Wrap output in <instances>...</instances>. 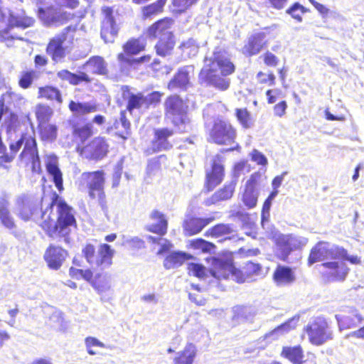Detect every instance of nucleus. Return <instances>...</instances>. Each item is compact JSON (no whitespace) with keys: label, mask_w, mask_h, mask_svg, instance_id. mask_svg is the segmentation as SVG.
<instances>
[{"label":"nucleus","mask_w":364,"mask_h":364,"mask_svg":"<svg viewBox=\"0 0 364 364\" xmlns=\"http://www.w3.org/2000/svg\"><path fill=\"white\" fill-rule=\"evenodd\" d=\"M91 73L98 75H106L108 74L107 65L105 59L99 55L90 57L85 63Z\"/></svg>","instance_id":"37"},{"label":"nucleus","mask_w":364,"mask_h":364,"mask_svg":"<svg viewBox=\"0 0 364 364\" xmlns=\"http://www.w3.org/2000/svg\"><path fill=\"white\" fill-rule=\"evenodd\" d=\"M57 205V220L55 222L50 215L45 218L42 214L43 220L40 227L46 232L48 237L54 238L55 237H64L65 241L68 242V236L71 232V228L77 227V221L72 212L73 209L59 196L54 193L53 194L50 205Z\"/></svg>","instance_id":"4"},{"label":"nucleus","mask_w":364,"mask_h":364,"mask_svg":"<svg viewBox=\"0 0 364 364\" xmlns=\"http://www.w3.org/2000/svg\"><path fill=\"white\" fill-rule=\"evenodd\" d=\"M237 185V180L234 179L225 183L221 188H218L213 194L205 200V205L210 206L219 202L231 199L235 193Z\"/></svg>","instance_id":"26"},{"label":"nucleus","mask_w":364,"mask_h":364,"mask_svg":"<svg viewBox=\"0 0 364 364\" xmlns=\"http://www.w3.org/2000/svg\"><path fill=\"white\" fill-rule=\"evenodd\" d=\"M185 260V253L174 252L165 257L164 261V266L167 269L178 267L182 265Z\"/></svg>","instance_id":"49"},{"label":"nucleus","mask_w":364,"mask_h":364,"mask_svg":"<svg viewBox=\"0 0 364 364\" xmlns=\"http://www.w3.org/2000/svg\"><path fill=\"white\" fill-rule=\"evenodd\" d=\"M102 14L104 16L103 25L101 30V35L108 33V30H110V33L116 36L118 31L116 21L114 16V10L110 6H103L102 8Z\"/></svg>","instance_id":"33"},{"label":"nucleus","mask_w":364,"mask_h":364,"mask_svg":"<svg viewBox=\"0 0 364 364\" xmlns=\"http://www.w3.org/2000/svg\"><path fill=\"white\" fill-rule=\"evenodd\" d=\"M251 314L248 311L247 306L242 305H237L232 309V319L233 320H244L247 319Z\"/></svg>","instance_id":"59"},{"label":"nucleus","mask_w":364,"mask_h":364,"mask_svg":"<svg viewBox=\"0 0 364 364\" xmlns=\"http://www.w3.org/2000/svg\"><path fill=\"white\" fill-rule=\"evenodd\" d=\"M261 175L259 172H255L250 176L245 184L242 193V201L248 209L256 207L258 200V193L256 191Z\"/></svg>","instance_id":"20"},{"label":"nucleus","mask_w":364,"mask_h":364,"mask_svg":"<svg viewBox=\"0 0 364 364\" xmlns=\"http://www.w3.org/2000/svg\"><path fill=\"white\" fill-rule=\"evenodd\" d=\"M114 250L107 243H102L99 245L97 255H96L95 246L91 243H86L82 249V256L92 268L98 271L106 272L105 269L111 267L112 259L114 255Z\"/></svg>","instance_id":"8"},{"label":"nucleus","mask_w":364,"mask_h":364,"mask_svg":"<svg viewBox=\"0 0 364 364\" xmlns=\"http://www.w3.org/2000/svg\"><path fill=\"white\" fill-rule=\"evenodd\" d=\"M21 147L23 149L18 156L19 161L26 166H30L33 173H41V160L33 130L30 133H21L17 141L9 144L12 154H17Z\"/></svg>","instance_id":"6"},{"label":"nucleus","mask_w":364,"mask_h":364,"mask_svg":"<svg viewBox=\"0 0 364 364\" xmlns=\"http://www.w3.org/2000/svg\"><path fill=\"white\" fill-rule=\"evenodd\" d=\"M304 331L308 336L309 343L320 346L334 338L333 331L328 321L322 316H318L309 322Z\"/></svg>","instance_id":"9"},{"label":"nucleus","mask_w":364,"mask_h":364,"mask_svg":"<svg viewBox=\"0 0 364 364\" xmlns=\"http://www.w3.org/2000/svg\"><path fill=\"white\" fill-rule=\"evenodd\" d=\"M263 63L268 68H276L279 64V58L269 50H266L260 55Z\"/></svg>","instance_id":"54"},{"label":"nucleus","mask_w":364,"mask_h":364,"mask_svg":"<svg viewBox=\"0 0 364 364\" xmlns=\"http://www.w3.org/2000/svg\"><path fill=\"white\" fill-rule=\"evenodd\" d=\"M149 68L150 70L152 72L153 75L154 77H158L160 74L163 73V70L166 69V73L168 74L170 70H171L168 66H164L161 62V60L158 58L154 59L151 63L149 64Z\"/></svg>","instance_id":"57"},{"label":"nucleus","mask_w":364,"mask_h":364,"mask_svg":"<svg viewBox=\"0 0 364 364\" xmlns=\"http://www.w3.org/2000/svg\"><path fill=\"white\" fill-rule=\"evenodd\" d=\"M46 169L48 173L52 176L53 181L58 189L61 191L63 190V181L62 173L55 163L49 162L46 164Z\"/></svg>","instance_id":"50"},{"label":"nucleus","mask_w":364,"mask_h":364,"mask_svg":"<svg viewBox=\"0 0 364 364\" xmlns=\"http://www.w3.org/2000/svg\"><path fill=\"white\" fill-rule=\"evenodd\" d=\"M69 275L76 280L83 279L99 291H102L109 287L107 273L98 271L97 269L92 267L91 269H82L70 267Z\"/></svg>","instance_id":"10"},{"label":"nucleus","mask_w":364,"mask_h":364,"mask_svg":"<svg viewBox=\"0 0 364 364\" xmlns=\"http://www.w3.org/2000/svg\"><path fill=\"white\" fill-rule=\"evenodd\" d=\"M17 216L23 222L32 221L38 215L39 211L31 198L26 194L18 196L16 199Z\"/></svg>","instance_id":"21"},{"label":"nucleus","mask_w":364,"mask_h":364,"mask_svg":"<svg viewBox=\"0 0 364 364\" xmlns=\"http://www.w3.org/2000/svg\"><path fill=\"white\" fill-rule=\"evenodd\" d=\"M163 93L159 91H153L146 97L145 96V108L149 109L151 106H156L160 103Z\"/></svg>","instance_id":"58"},{"label":"nucleus","mask_w":364,"mask_h":364,"mask_svg":"<svg viewBox=\"0 0 364 364\" xmlns=\"http://www.w3.org/2000/svg\"><path fill=\"white\" fill-rule=\"evenodd\" d=\"M188 271L189 274L198 278H203L206 275V269L203 264H188Z\"/></svg>","instance_id":"60"},{"label":"nucleus","mask_w":364,"mask_h":364,"mask_svg":"<svg viewBox=\"0 0 364 364\" xmlns=\"http://www.w3.org/2000/svg\"><path fill=\"white\" fill-rule=\"evenodd\" d=\"M38 97L50 102H56L58 104L63 103V97L60 90L52 85H44L38 87Z\"/></svg>","instance_id":"38"},{"label":"nucleus","mask_w":364,"mask_h":364,"mask_svg":"<svg viewBox=\"0 0 364 364\" xmlns=\"http://www.w3.org/2000/svg\"><path fill=\"white\" fill-rule=\"evenodd\" d=\"M308 11L309 9H306L299 2L294 3L286 10V13L299 23H301L303 20L302 15Z\"/></svg>","instance_id":"51"},{"label":"nucleus","mask_w":364,"mask_h":364,"mask_svg":"<svg viewBox=\"0 0 364 364\" xmlns=\"http://www.w3.org/2000/svg\"><path fill=\"white\" fill-rule=\"evenodd\" d=\"M196 355V347L192 343H188L174 358L173 364H193Z\"/></svg>","instance_id":"42"},{"label":"nucleus","mask_w":364,"mask_h":364,"mask_svg":"<svg viewBox=\"0 0 364 364\" xmlns=\"http://www.w3.org/2000/svg\"><path fill=\"white\" fill-rule=\"evenodd\" d=\"M82 82L87 83L91 82L90 77L84 72H81L80 73V74H75L72 73L70 79L68 82L73 85H77Z\"/></svg>","instance_id":"62"},{"label":"nucleus","mask_w":364,"mask_h":364,"mask_svg":"<svg viewBox=\"0 0 364 364\" xmlns=\"http://www.w3.org/2000/svg\"><path fill=\"white\" fill-rule=\"evenodd\" d=\"M38 16L46 26H59L65 24L70 19L66 11H59L53 6L40 8Z\"/></svg>","instance_id":"16"},{"label":"nucleus","mask_w":364,"mask_h":364,"mask_svg":"<svg viewBox=\"0 0 364 364\" xmlns=\"http://www.w3.org/2000/svg\"><path fill=\"white\" fill-rule=\"evenodd\" d=\"M190 247L194 250H199L203 253H211L215 252L216 245L203 238H196L190 241Z\"/></svg>","instance_id":"47"},{"label":"nucleus","mask_w":364,"mask_h":364,"mask_svg":"<svg viewBox=\"0 0 364 364\" xmlns=\"http://www.w3.org/2000/svg\"><path fill=\"white\" fill-rule=\"evenodd\" d=\"M151 58H152L151 55L145 54L139 58H133L131 60H128V63H126L124 65H127L129 67L136 68L141 63H149L151 60Z\"/></svg>","instance_id":"63"},{"label":"nucleus","mask_w":364,"mask_h":364,"mask_svg":"<svg viewBox=\"0 0 364 364\" xmlns=\"http://www.w3.org/2000/svg\"><path fill=\"white\" fill-rule=\"evenodd\" d=\"M85 343L86 346L87 351L88 354L91 355H96V352L93 350L94 347L104 348L105 344L97 340L96 338L88 336L85 339Z\"/></svg>","instance_id":"61"},{"label":"nucleus","mask_w":364,"mask_h":364,"mask_svg":"<svg viewBox=\"0 0 364 364\" xmlns=\"http://www.w3.org/2000/svg\"><path fill=\"white\" fill-rule=\"evenodd\" d=\"M256 79L259 85L273 87L276 84V76L272 71L267 73L259 71L256 75Z\"/></svg>","instance_id":"52"},{"label":"nucleus","mask_w":364,"mask_h":364,"mask_svg":"<svg viewBox=\"0 0 364 364\" xmlns=\"http://www.w3.org/2000/svg\"><path fill=\"white\" fill-rule=\"evenodd\" d=\"M36 77V72L33 70L23 71L21 73L18 84L22 89H28L31 86Z\"/></svg>","instance_id":"53"},{"label":"nucleus","mask_w":364,"mask_h":364,"mask_svg":"<svg viewBox=\"0 0 364 364\" xmlns=\"http://www.w3.org/2000/svg\"><path fill=\"white\" fill-rule=\"evenodd\" d=\"M70 111L75 116H83L93 113L98 109V107L95 103L80 102L70 100L68 103Z\"/></svg>","instance_id":"39"},{"label":"nucleus","mask_w":364,"mask_h":364,"mask_svg":"<svg viewBox=\"0 0 364 364\" xmlns=\"http://www.w3.org/2000/svg\"><path fill=\"white\" fill-rule=\"evenodd\" d=\"M0 124L5 129L6 134L16 132L20 127V120L18 114L12 110L4 112L0 116Z\"/></svg>","instance_id":"34"},{"label":"nucleus","mask_w":364,"mask_h":364,"mask_svg":"<svg viewBox=\"0 0 364 364\" xmlns=\"http://www.w3.org/2000/svg\"><path fill=\"white\" fill-rule=\"evenodd\" d=\"M21 100V97L16 92L8 90L0 96V116L4 112L11 110V107H15Z\"/></svg>","instance_id":"41"},{"label":"nucleus","mask_w":364,"mask_h":364,"mask_svg":"<svg viewBox=\"0 0 364 364\" xmlns=\"http://www.w3.org/2000/svg\"><path fill=\"white\" fill-rule=\"evenodd\" d=\"M272 279L277 286H285L293 283L296 277L292 268L279 264L272 274Z\"/></svg>","instance_id":"31"},{"label":"nucleus","mask_w":364,"mask_h":364,"mask_svg":"<svg viewBox=\"0 0 364 364\" xmlns=\"http://www.w3.org/2000/svg\"><path fill=\"white\" fill-rule=\"evenodd\" d=\"M281 356L287 358L293 364H316L314 360H303L304 350L300 345L295 346H284Z\"/></svg>","instance_id":"30"},{"label":"nucleus","mask_w":364,"mask_h":364,"mask_svg":"<svg viewBox=\"0 0 364 364\" xmlns=\"http://www.w3.org/2000/svg\"><path fill=\"white\" fill-rule=\"evenodd\" d=\"M37 129L41 141L53 142L57 139L58 127L56 124L49 122L38 124Z\"/></svg>","instance_id":"40"},{"label":"nucleus","mask_w":364,"mask_h":364,"mask_svg":"<svg viewBox=\"0 0 364 364\" xmlns=\"http://www.w3.org/2000/svg\"><path fill=\"white\" fill-rule=\"evenodd\" d=\"M200 0H171L172 12L182 14L197 5Z\"/></svg>","instance_id":"48"},{"label":"nucleus","mask_w":364,"mask_h":364,"mask_svg":"<svg viewBox=\"0 0 364 364\" xmlns=\"http://www.w3.org/2000/svg\"><path fill=\"white\" fill-rule=\"evenodd\" d=\"M235 70L236 67L228 51L225 48L216 47L210 58H204V65L198 73V81L201 85L225 91L230 85V80L226 77L233 74Z\"/></svg>","instance_id":"2"},{"label":"nucleus","mask_w":364,"mask_h":364,"mask_svg":"<svg viewBox=\"0 0 364 364\" xmlns=\"http://www.w3.org/2000/svg\"><path fill=\"white\" fill-rule=\"evenodd\" d=\"M321 267L322 268L320 272L321 277L326 282H343L350 271L346 262L338 259L322 262Z\"/></svg>","instance_id":"12"},{"label":"nucleus","mask_w":364,"mask_h":364,"mask_svg":"<svg viewBox=\"0 0 364 364\" xmlns=\"http://www.w3.org/2000/svg\"><path fill=\"white\" fill-rule=\"evenodd\" d=\"M105 173L103 170L84 171L76 182L80 191H87L88 196L92 200L97 199L108 218V205L105 192Z\"/></svg>","instance_id":"5"},{"label":"nucleus","mask_w":364,"mask_h":364,"mask_svg":"<svg viewBox=\"0 0 364 364\" xmlns=\"http://www.w3.org/2000/svg\"><path fill=\"white\" fill-rule=\"evenodd\" d=\"M261 271L260 264L249 261L245 264L242 269H239V274L241 278L237 277V282L242 283L248 277L259 275Z\"/></svg>","instance_id":"44"},{"label":"nucleus","mask_w":364,"mask_h":364,"mask_svg":"<svg viewBox=\"0 0 364 364\" xmlns=\"http://www.w3.org/2000/svg\"><path fill=\"white\" fill-rule=\"evenodd\" d=\"M146 43L140 38L132 37L128 38L122 46V51L117 55V60L123 65L135 56L144 51Z\"/></svg>","instance_id":"17"},{"label":"nucleus","mask_w":364,"mask_h":364,"mask_svg":"<svg viewBox=\"0 0 364 364\" xmlns=\"http://www.w3.org/2000/svg\"><path fill=\"white\" fill-rule=\"evenodd\" d=\"M189 83V73L186 68H180L168 83V88H186Z\"/></svg>","instance_id":"43"},{"label":"nucleus","mask_w":364,"mask_h":364,"mask_svg":"<svg viewBox=\"0 0 364 364\" xmlns=\"http://www.w3.org/2000/svg\"><path fill=\"white\" fill-rule=\"evenodd\" d=\"M263 3L268 8H271L275 10H282L283 9L287 2L288 0H262Z\"/></svg>","instance_id":"64"},{"label":"nucleus","mask_w":364,"mask_h":364,"mask_svg":"<svg viewBox=\"0 0 364 364\" xmlns=\"http://www.w3.org/2000/svg\"><path fill=\"white\" fill-rule=\"evenodd\" d=\"M168 0H156L149 4L144 6L141 9V18L144 20L151 19L162 14Z\"/></svg>","instance_id":"36"},{"label":"nucleus","mask_w":364,"mask_h":364,"mask_svg":"<svg viewBox=\"0 0 364 364\" xmlns=\"http://www.w3.org/2000/svg\"><path fill=\"white\" fill-rule=\"evenodd\" d=\"M173 20L170 17L160 18L146 28L144 35L148 39L154 40L161 36H167V33H173L171 31Z\"/></svg>","instance_id":"23"},{"label":"nucleus","mask_w":364,"mask_h":364,"mask_svg":"<svg viewBox=\"0 0 364 364\" xmlns=\"http://www.w3.org/2000/svg\"><path fill=\"white\" fill-rule=\"evenodd\" d=\"M236 230L232 224L218 223L208 228L204 233L207 237L218 238L223 237V240H232L236 236Z\"/></svg>","instance_id":"28"},{"label":"nucleus","mask_w":364,"mask_h":364,"mask_svg":"<svg viewBox=\"0 0 364 364\" xmlns=\"http://www.w3.org/2000/svg\"><path fill=\"white\" fill-rule=\"evenodd\" d=\"M235 116L243 129H250L253 125L254 120L252 114L246 107L236 108Z\"/></svg>","instance_id":"46"},{"label":"nucleus","mask_w":364,"mask_h":364,"mask_svg":"<svg viewBox=\"0 0 364 364\" xmlns=\"http://www.w3.org/2000/svg\"><path fill=\"white\" fill-rule=\"evenodd\" d=\"M53 115L52 108L46 104H38L36 106L35 117L38 124L49 122Z\"/></svg>","instance_id":"45"},{"label":"nucleus","mask_w":364,"mask_h":364,"mask_svg":"<svg viewBox=\"0 0 364 364\" xmlns=\"http://www.w3.org/2000/svg\"><path fill=\"white\" fill-rule=\"evenodd\" d=\"M306 242V239L301 240L291 235H281L275 242V256L281 261L287 262L293 251L301 250Z\"/></svg>","instance_id":"14"},{"label":"nucleus","mask_w":364,"mask_h":364,"mask_svg":"<svg viewBox=\"0 0 364 364\" xmlns=\"http://www.w3.org/2000/svg\"><path fill=\"white\" fill-rule=\"evenodd\" d=\"M337 259H341L343 262L348 261L353 264H359L361 263L360 258L357 255H349L348 251L342 247H339L338 249Z\"/></svg>","instance_id":"56"},{"label":"nucleus","mask_w":364,"mask_h":364,"mask_svg":"<svg viewBox=\"0 0 364 364\" xmlns=\"http://www.w3.org/2000/svg\"><path fill=\"white\" fill-rule=\"evenodd\" d=\"M0 222L9 230L16 228V220L9 210V202L6 198H0Z\"/></svg>","instance_id":"32"},{"label":"nucleus","mask_w":364,"mask_h":364,"mask_svg":"<svg viewBox=\"0 0 364 364\" xmlns=\"http://www.w3.org/2000/svg\"><path fill=\"white\" fill-rule=\"evenodd\" d=\"M214 220V217L199 218L196 216H190L183 223L184 235L186 236L197 235Z\"/></svg>","instance_id":"25"},{"label":"nucleus","mask_w":364,"mask_h":364,"mask_svg":"<svg viewBox=\"0 0 364 364\" xmlns=\"http://www.w3.org/2000/svg\"><path fill=\"white\" fill-rule=\"evenodd\" d=\"M225 178V167L219 157L213 160L211 168L205 173L204 188L209 193L220 185Z\"/></svg>","instance_id":"19"},{"label":"nucleus","mask_w":364,"mask_h":364,"mask_svg":"<svg viewBox=\"0 0 364 364\" xmlns=\"http://www.w3.org/2000/svg\"><path fill=\"white\" fill-rule=\"evenodd\" d=\"M340 331L343 329L355 328L363 321L364 318L358 309L349 307L336 315Z\"/></svg>","instance_id":"22"},{"label":"nucleus","mask_w":364,"mask_h":364,"mask_svg":"<svg viewBox=\"0 0 364 364\" xmlns=\"http://www.w3.org/2000/svg\"><path fill=\"white\" fill-rule=\"evenodd\" d=\"M338 246H332L328 242L318 241L310 250L307 257V264H312L318 262H326L328 259H337Z\"/></svg>","instance_id":"15"},{"label":"nucleus","mask_w":364,"mask_h":364,"mask_svg":"<svg viewBox=\"0 0 364 364\" xmlns=\"http://www.w3.org/2000/svg\"><path fill=\"white\" fill-rule=\"evenodd\" d=\"M265 37L266 35L263 32L250 36L242 48V53L246 57H252L259 54L267 46Z\"/></svg>","instance_id":"24"},{"label":"nucleus","mask_w":364,"mask_h":364,"mask_svg":"<svg viewBox=\"0 0 364 364\" xmlns=\"http://www.w3.org/2000/svg\"><path fill=\"white\" fill-rule=\"evenodd\" d=\"M209 272L212 277L218 280L228 279L231 276L237 281V277H241L238 274L239 269L235 267L233 259L231 257H212Z\"/></svg>","instance_id":"11"},{"label":"nucleus","mask_w":364,"mask_h":364,"mask_svg":"<svg viewBox=\"0 0 364 364\" xmlns=\"http://www.w3.org/2000/svg\"><path fill=\"white\" fill-rule=\"evenodd\" d=\"M68 256V251L65 248L50 244L44 252L43 259L49 269L58 270Z\"/></svg>","instance_id":"18"},{"label":"nucleus","mask_w":364,"mask_h":364,"mask_svg":"<svg viewBox=\"0 0 364 364\" xmlns=\"http://www.w3.org/2000/svg\"><path fill=\"white\" fill-rule=\"evenodd\" d=\"M164 107V118L172 124L173 128L164 127L154 129L151 145L154 153L171 149L173 144L170 139L174 133H186L191 127L188 106L178 95L168 96Z\"/></svg>","instance_id":"1"},{"label":"nucleus","mask_w":364,"mask_h":364,"mask_svg":"<svg viewBox=\"0 0 364 364\" xmlns=\"http://www.w3.org/2000/svg\"><path fill=\"white\" fill-rule=\"evenodd\" d=\"M75 32V26H68L49 39L46 51L54 63L61 62L65 58L68 47L74 43Z\"/></svg>","instance_id":"7"},{"label":"nucleus","mask_w":364,"mask_h":364,"mask_svg":"<svg viewBox=\"0 0 364 364\" xmlns=\"http://www.w3.org/2000/svg\"><path fill=\"white\" fill-rule=\"evenodd\" d=\"M124 92H128L129 96L127 97V102L126 110L129 112L131 114L134 109H139L142 107L145 108V96L142 92L132 93L130 92L129 87L127 85L123 86L122 88Z\"/></svg>","instance_id":"35"},{"label":"nucleus","mask_w":364,"mask_h":364,"mask_svg":"<svg viewBox=\"0 0 364 364\" xmlns=\"http://www.w3.org/2000/svg\"><path fill=\"white\" fill-rule=\"evenodd\" d=\"M126 111L122 110L119 116V121L124 129V132L117 134L118 136L124 140H126L131 134V123L127 117Z\"/></svg>","instance_id":"55"},{"label":"nucleus","mask_w":364,"mask_h":364,"mask_svg":"<svg viewBox=\"0 0 364 364\" xmlns=\"http://www.w3.org/2000/svg\"><path fill=\"white\" fill-rule=\"evenodd\" d=\"M149 218L156 221L145 226V230L149 232L154 233L160 237L166 235L168 232V223L166 215L158 210H153Z\"/></svg>","instance_id":"27"},{"label":"nucleus","mask_w":364,"mask_h":364,"mask_svg":"<svg viewBox=\"0 0 364 364\" xmlns=\"http://www.w3.org/2000/svg\"><path fill=\"white\" fill-rule=\"evenodd\" d=\"M176 41L175 35L173 33H167V36L159 38L154 45V50L157 55L162 58L173 54Z\"/></svg>","instance_id":"29"},{"label":"nucleus","mask_w":364,"mask_h":364,"mask_svg":"<svg viewBox=\"0 0 364 364\" xmlns=\"http://www.w3.org/2000/svg\"><path fill=\"white\" fill-rule=\"evenodd\" d=\"M210 136L218 145L231 144L235 142L237 130L230 122L218 119L214 122Z\"/></svg>","instance_id":"13"},{"label":"nucleus","mask_w":364,"mask_h":364,"mask_svg":"<svg viewBox=\"0 0 364 364\" xmlns=\"http://www.w3.org/2000/svg\"><path fill=\"white\" fill-rule=\"evenodd\" d=\"M94 133L93 126L90 122L82 125H72V135L78 141L75 146L76 153L82 159L98 162L108 156L110 144L108 139L102 136H97L88 140Z\"/></svg>","instance_id":"3"}]
</instances>
